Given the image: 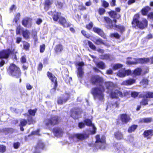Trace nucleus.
I'll return each instance as SVG.
<instances>
[{
  "label": "nucleus",
  "instance_id": "31",
  "mask_svg": "<svg viewBox=\"0 0 153 153\" xmlns=\"http://www.w3.org/2000/svg\"><path fill=\"white\" fill-rule=\"evenodd\" d=\"M122 146L121 145L120 143H117L115 146V148H116L117 151L119 150L120 152L119 153H124V151L122 149Z\"/></svg>",
  "mask_w": 153,
  "mask_h": 153
},
{
  "label": "nucleus",
  "instance_id": "18",
  "mask_svg": "<svg viewBox=\"0 0 153 153\" xmlns=\"http://www.w3.org/2000/svg\"><path fill=\"white\" fill-rule=\"evenodd\" d=\"M120 118L122 122L124 123H126L131 120L130 117L126 114H121Z\"/></svg>",
  "mask_w": 153,
  "mask_h": 153
},
{
  "label": "nucleus",
  "instance_id": "17",
  "mask_svg": "<svg viewBox=\"0 0 153 153\" xmlns=\"http://www.w3.org/2000/svg\"><path fill=\"white\" fill-rule=\"evenodd\" d=\"M59 22L64 27H68L70 26L71 24L70 23L67 22L65 19L63 17H60Z\"/></svg>",
  "mask_w": 153,
  "mask_h": 153
},
{
  "label": "nucleus",
  "instance_id": "61",
  "mask_svg": "<svg viewBox=\"0 0 153 153\" xmlns=\"http://www.w3.org/2000/svg\"><path fill=\"white\" fill-rule=\"evenodd\" d=\"M113 73L112 70L110 69L107 70L106 71V73L108 74H112Z\"/></svg>",
  "mask_w": 153,
  "mask_h": 153
},
{
  "label": "nucleus",
  "instance_id": "48",
  "mask_svg": "<svg viewBox=\"0 0 153 153\" xmlns=\"http://www.w3.org/2000/svg\"><path fill=\"white\" fill-rule=\"evenodd\" d=\"M29 45L28 43L27 42H25L24 43L23 47L26 50H27L29 49Z\"/></svg>",
  "mask_w": 153,
  "mask_h": 153
},
{
  "label": "nucleus",
  "instance_id": "9",
  "mask_svg": "<svg viewBox=\"0 0 153 153\" xmlns=\"http://www.w3.org/2000/svg\"><path fill=\"white\" fill-rule=\"evenodd\" d=\"M47 75L52 82L53 83L54 87L51 90V93L53 94L55 91L56 88L57 86V78L51 73L49 72H48Z\"/></svg>",
  "mask_w": 153,
  "mask_h": 153
},
{
  "label": "nucleus",
  "instance_id": "35",
  "mask_svg": "<svg viewBox=\"0 0 153 153\" xmlns=\"http://www.w3.org/2000/svg\"><path fill=\"white\" fill-rule=\"evenodd\" d=\"M123 67V65L120 64H116L113 65L112 68L114 70L118 69Z\"/></svg>",
  "mask_w": 153,
  "mask_h": 153
},
{
  "label": "nucleus",
  "instance_id": "24",
  "mask_svg": "<svg viewBox=\"0 0 153 153\" xmlns=\"http://www.w3.org/2000/svg\"><path fill=\"white\" fill-rule=\"evenodd\" d=\"M144 136L145 137L147 138H150L153 135V131L152 130H149L145 131L143 133Z\"/></svg>",
  "mask_w": 153,
  "mask_h": 153
},
{
  "label": "nucleus",
  "instance_id": "39",
  "mask_svg": "<svg viewBox=\"0 0 153 153\" xmlns=\"http://www.w3.org/2000/svg\"><path fill=\"white\" fill-rule=\"evenodd\" d=\"M86 42H88V44L89 47L92 49L95 50L96 49V47L90 41H85Z\"/></svg>",
  "mask_w": 153,
  "mask_h": 153
},
{
  "label": "nucleus",
  "instance_id": "6",
  "mask_svg": "<svg viewBox=\"0 0 153 153\" xmlns=\"http://www.w3.org/2000/svg\"><path fill=\"white\" fill-rule=\"evenodd\" d=\"M9 74L16 78H19L21 76L19 68L14 64L11 65L8 70Z\"/></svg>",
  "mask_w": 153,
  "mask_h": 153
},
{
  "label": "nucleus",
  "instance_id": "27",
  "mask_svg": "<svg viewBox=\"0 0 153 153\" xmlns=\"http://www.w3.org/2000/svg\"><path fill=\"white\" fill-rule=\"evenodd\" d=\"M52 2L50 0H46L45 2L44 9L47 11L50 8V6L52 4Z\"/></svg>",
  "mask_w": 153,
  "mask_h": 153
},
{
  "label": "nucleus",
  "instance_id": "14",
  "mask_svg": "<svg viewBox=\"0 0 153 153\" xmlns=\"http://www.w3.org/2000/svg\"><path fill=\"white\" fill-rule=\"evenodd\" d=\"M22 23L26 27H30L32 25V19L28 17L25 18L23 20Z\"/></svg>",
  "mask_w": 153,
  "mask_h": 153
},
{
  "label": "nucleus",
  "instance_id": "15",
  "mask_svg": "<svg viewBox=\"0 0 153 153\" xmlns=\"http://www.w3.org/2000/svg\"><path fill=\"white\" fill-rule=\"evenodd\" d=\"M10 51V50H3L0 52V59H7L9 57Z\"/></svg>",
  "mask_w": 153,
  "mask_h": 153
},
{
  "label": "nucleus",
  "instance_id": "34",
  "mask_svg": "<svg viewBox=\"0 0 153 153\" xmlns=\"http://www.w3.org/2000/svg\"><path fill=\"white\" fill-rule=\"evenodd\" d=\"M30 34V33L28 30H26L23 32V36L26 39L29 38Z\"/></svg>",
  "mask_w": 153,
  "mask_h": 153
},
{
  "label": "nucleus",
  "instance_id": "53",
  "mask_svg": "<svg viewBox=\"0 0 153 153\" xmlns=\"http://www.w3.org/2000/svg\"><path fill=\"white\" fill-rule=\"evenodd\" d=\"M105 12V10L102 8H101L99 9V12L100 15L103 14Z\"/></svg>",
  "mask_w": 153,
  "mask_h": 153
},
{
  "label": "nucleus",
  "instance_id": "62",
  "mask_svg": "<svg viewBox=\"0 0 153 153\" xmlns=\"http://www.w3.org/2000/svg\"><path fill=\"white\" fill-rule=\"evenodd\" d=\"M21 30V27L20 26H18L16 30V33L17 34H19L20 33V30Z\"/></svg>",
  "mask_w": 153,
  "mask_h": 153
},
{
  "label": "nucleus",
  "instance_id": "54",
  "mask_svg": "<svg viewBox=\"0 0 153 153\" xmlns=\"http://www.w3.org/2000/svg\"><path fill=\"white\" fill-rule=\"evenodd\" d=\"M20 145V143L19 142L16 143H14L13 146L15 149H18Z\"/></svg>",
  "mask_w": 153,
  "mask_h": 153
},
{
  "label": "nucleus",
  "instance_id": "28",
  "mask_svg": "<svg viewBox=\"0 0 153 153\" xmlns=\"http://www.w3.org/2000/svg\"><path fill=\"white\" fill-rule=\"evenodd\" d=\"M96 44L99 45L102 44H104L103 40L100 38L94 39H91Z\"/></svg>",
  "mask_w": 153,
  "mask_h": 153
},
{
  "label": "nucleus",
  "instance_id": "41",
  "mask_svg": "<svg viewBox=\"0 0 153 153\" xmlns=\"http://www.w3.org/2000/svg\"><path fill=\"white\" fill-rule=\"evenodd\" d=\"M148 100L146 98H144L142 101L141 102L140 104L141 105H146L148 104Z\"/></svg>",
  "mask_w": 153,
  "mask_h": 153
},
{
  "label": "nucleus",
  "instance_id": "33",
  "mask_svg": "<svg viewBox=\"0 0 153 153\" xmlns=\"http://www.w3.org/2000/svg\"><path fill=\"white\" fill-rule=\"evenodd\" d=\"M137 125H132L129 128L128 130V132L129 133H131L134 131L137 128Z\"/></svg>",
  "mask_w": 153,
  "mask_h": 153
},
{
  "label": "nucleus",
  "instance_id": "23",
  "mask_svg": "<svg viewBox=\"0 0 153 153\" xmlns=\"http://www.w3.org/2000/svg\"><path fill=\"white\" fill-rule=\"evenodd\" d=\"M84 122L87 125L91 126L92 127L93 130L92 133L93 134L95 133L96 128L94 126V125L92 124L91 121L89 119H86L84 121Z\"/></svg>",
  "mask_w": 153,
  "mask_h": 153
},
{
  "label": "nucleus",
  "instance_id": "45",
  "mask_svg": "<svg viewBox=\"0 0 153 153\" xmlns=\"http://www.w3.org/2000/svg\"><path fill=\"white\" fill-rule=\"evenodd\" d=\"M27 123L30 125L32 123H33V120L32 117L30 116H28L27 119Z\"/></svg>",
  "mask_w": 153,
  "mask_h": 153
},
{
  "label": "nucleus",
  "instance_id": "60",
  "mask_svg": "<svg viewBox=\"0 0 153 153\" xmlns=\"http://www.w3.org/2000/svg\"><path fill=\"white\" fill-rule=\"evenodd\" d=\"M32 86L30 85L29 83H27L26 85L27 89L28 90H30L32 88Z\"/></svg>",
  "mask_w": 153,
  "mask_h": 153
},
{
  "label": "nucleus",
  "instance_id": "64",
  "mask_svg": "<svg viewBox=\"0 0 153 153\" xmlns=\"http://www.w3.org/2000/svg\"><path fill=\"white\" fill-rule=\"evenodd\" d=\"M148 18L151 19H153V13H150L148 15Z\"/></svg>",
  "mask_w": 153,
  "mask_h": 153
},
{
  "label": "nucleus",
  "instance_id": "47",
  "mask_svg": "<svg viewBox=\"0 0 153 153\" xmlns=\"http://www.w3.org/2000/svg\"><path fill=\"white\" fill-rule=\"evenodd\" d=\"M110 36L111 37H115L117 38H119L120 37V36L117 33H113L110 34Z\"/></svg>",
  "mask_w": 153,
  "mask_h": 153
},
{
  "label": "nucleus",
  "instance_id": "21",
  "mask_svg": "<svg viewBox=\"0 0 153 153\" xmlns=\"http://www.w3.org/2000/svg\"><path fill=\"white\" fill-rule=\"evenodd\" d=\"M93 30L94 32L97 33L99 35L104 39H106V36L102 30L101 29L97 28L94 27L93 28Z\"/></svg>",
  "mask_w": 153,
  "mask_h": 153
},
{
  "label": "nucleus",
  "instance_id": "12",
  "mask_svg": "<svg viewBox=\"0 0 153 153\" xmlns=\"http://www.w3.org/2000/svg\"><path fill=\"white\" fill-rule=\"evenodd\" d=\"M77 65L79 67L77 68V74L78 77H82L84 74V72L83 71V69L82 67L84 65V63L83 62H79L77 63Z\"/></svg>",
  "mask_w": 153,
  "mask_h": 153
},
{
  "label": "nucleus",
  "instance_id": "32",
  "mask_svg": "<svg viewBox=\"0 0 153 153\" xmlns=\"http://www.w3.org/2000/svg\"><path fill=\"white\" fill-rule=\"evenodd\" d=\"M96 64L99 68L104 69L105 68V64L102 62H96Z\"/></svg>",
  "mask_w": 153,
  "mask_h": 153
},
{
  "label": "nucleus",
  "instance_id": "5",
  "mask_svg": "<svg viewBox=\"0 0 153 153\" xmlns=\"http://www.w3.org/2000/svg\"><path fill=\"white\" fill-rule=\"evenodd\" d=\"M104 19L107 23L106 27L108 29H111L113 28L114 27H116L117 30L121 33H122L125 30V28L123 26L117 25L115 24H113L112 21L109 18L105 17Z\"/></svg>",
  "mask_w": 153,
  "mask_h": 153
},
{
  "label": "nucleus",
  "instance_id": "19",
  "mask_svg": "<svg viewBox=\"0 0 153 153\" xmlns=\"http://www.w3.org/2000/svg\"><path fill=\"white\" fill-rule=\"evenodd\" d=\"M71 112V116L74 119H76L79 117V114L80 113L79 109L73 110Z\"/></svg>",
  "mask_w": 153,
  "mask_h": 153
},
{
  "label": "nucleus",
  "instance_id": "11",
  "mask_svg": "<svg viewBox=\"0 0 153 153\" xmlns=\"http://www.w3.org/2000/svg\"><path fill=\"white\" fill-rule=\"evenodd\" d=\"M131 71L129 70H126L125 69L120 70L117 73L118 76L120 77H124L126 75H128L131 74Z\"/></svg>",
  "mask_w": 153,
  "mask_h": 153
},
{
  "label": "nucleus",
  "instance_id": "49",
  "mask_svg": "<svg viewBox=\"0 0 153 153\" xmlns=\"http://www.w3.org/2000/svg\"><path fill=\"white\" fill-rule=\"evenodd\" d=\"M45 45L44 44L40 46V51L41 53H43L45 51Z\"/></svg>",
  "mask_w": 153,
  "mask_h": 153
},
{
  "label": "nucleus",
  "instance_id": "25",
  "mask_svg": "<svg viewBox=\"0 0 153 153\" xmlns=\"http://www.w3.org/2000/svg\"><path fill=\"white\" fill-rule=\"evenodd\" d=\"M114 135L115 137L117 140H120L123 138V135L122 133L119 131L114 132Z\"/></svg>",
  "mask_w": 153,
  "mask_h": 153
},
{
  "label": "nucleus",
  "instance_id": "42",
  "mask_svg": "<svg viewBox=\"0 0 153 153\" xmlns=\"http://www.w3.org/2000/svg\"><path fill=\"white\" fill-rule=\"evenodd\" d=\"M36 111L37 109H36L34 110L30 109L28 110V113L30 115L34 116L35 115Z\"/></svg>",
  "mask_w": 153,
  "mask_h": 153
},
{
  "label": "nucleus",
  "instance_id": "30",
  "mask_svg": "<svg viewBox=\"0 0 153 153\" xmlns=\"http://www.w3.org/2000/svg\"><path fill=\"white\" fill-rule=\"evenodd\" d=\"M63 48L62 46L60 44L56 45L55 48V49L56 53H60L63 50Z\"/></svg>",
  "mask_w": 153,
  "mask_h": 153
},
{
  "label": "nucleus",
  "instance_id": "37",
  "mask_svg": "<svg viewBox=\"0 0 153 153\" xmlns=\"http://www.w3.org/2000/svg\"><path fill=\"white\" fill-rule=\"evenodd\" d=\"M61 15V13H55L53 16V19L54 21H57L59 18V17Z\"/></svg>",
  "mask_w": 153,
  "mask_h": 153
},
{
  "label": "nucleus",
  "instance_id": "52",
  "mask_svg": "<svg viewBox=\"0 0 153 153\" xmlns=\"http://www.w3.org/2000/svg\"><path fill=\"white\" fill-rule=\"evenodd\" d=\"M20 16V14L19 13L17 14L15 18L14 19V21L16 23L18 20L19 19Z\"/></svg>",
  "mask_w": 153,
  "mask_h": 153
},
{
  "label": "nucleus",
  "instance_id": "50",
  "mask_svg": "<svg viewBox=\"0 0 153 153\" xmlns=\"http://www.w3.org/2000/svg\"><path fill=\"white\" fill-rule=\"evenodd\" d=\"M6 150V147L3 145L0 146V152H4Z\"/></svg>",
  "mask_w": 153,
  "mask_h": 153
},
{
  "label": "nucleus",
  "instance_id": "63",
  "mask_svg": "<svg viewBox=\"0 0 153 153\" xmlns=\"http://www.w3.org/2000/svg\"><path fill=\"white\" fill-rule=\"evenodd\" d=\"M115 3V0H112V1L110 3V4L111 6H114L116 5Z\"/></svg>",
  "mask_w": 153,
  "mask_h": 153
},
{
  "label": "nucleus",
  "instance_id": "3",
  "mask_svg": "<svg viewBox=\"0 0 153 153\" xmlns=\"http://www.w3.org/2000/svg\"><path fill=\"white\" fill-rule=\"evenodd\" d=\"M139 17V14H136L134 16L132 24L133 26L135 27L137 26L140 28L143 29L147 27L148 22L146 19H143L142 22H140L138 20Z\"/></svg>",
  "mask_w": 153,
  "mask_h": 153
},
{
  "label": "nucleus",
  "instance_id": "38",
  "mask_svg": "<svg viewBox=\"0 0 153 153\" xmlns=\"http://www.w3.org/2000/svg\"><path fill=\"white\" fill-rule=\"evenodd\" d=\"M144 96L147 99V98H152L153 97V93L148 92L144 94Z\"/></svg>",
  "mask_w": 153,
  "mask_h": 153
},
{
  "label": "nucleus",
  "instance_id": "26",
  "mask_svg": "<svg viewBox=\"0 0 153 153\" xmlns=\"http://www.w3.org/2000/svg\"><path fill=\"white\" fill-rule=\"evenodd\" d=\"M151 10V8L149 6H146L143 8L141 10V13L143 15H147L149 11Z\"/></svg>",
  "mask_w": 153,
  "mask_h": 153
},
{
  "label": "nucleus",
  "instance_id": "43",
  "mask_svg": "<svg viewBox=\"0 0 153 153\" xmlns=\"http://www.w3.org/2000/svg\"><path fill=\"white\" fill-rule=\"evenodd\" d=\"M152 120L151 118H144L143 119L142 121L144 123H149L151 122Z\"/></svg>",
  "mask_w": 153,
  "mask_h": 153
},
{
  "label": "nucleus",
  "instance_id": "51",
  "mask_svg": "<svg viewBox=\"0 0 153 153\" xmlns=\"http://www.w3.org/2000/svg\"><path fill=\"white\" fill-rule=\"evenodd\" d=\"M82 33L85 36L88 38H89L90 37V36L89 34H87L86 31L84 30H82L81 31Z\"/></svg>",
  "mask_w": 153,
  "mask_h": 153
},
{
  "label": "nucleus",
  "instance_id": "59",
  "mask_svg": "<svg viewBox=\"0 0 153 153\" xmlns=\"http://www.w3.org/2000/svg\"><path fill=\"white\" fill-rule=\"evenodd\" d=\"M85 126V124L82 122L79 123L78 126L79 128H83Z\"/></svg>",
  "mask_w": 153,
  "mask_h": 153
},
{
  "label": "nucleus",
  "instance_id": "10",
  "mask_svg": "<svg viewBox=\"0 0 153 153\" xmlns=\"http://www.w3.org/2000/svg\"><path fill=\"white\" fill-rule=\"evenodd\" d=\"M88 135L85 133H77L74 134L73 139L74 140H83L85 139L88 137Z\"/></svg>",
  "mask_w": 153,
  "mask_h": 153
},
{
  "label": "nucleus",
  "instance_id": "16",
  "mask_svg": "<svg viewBox=\"0 0 153 153\" xmlns=\"http://www.w3.org/2000/svg\"><path fill=\"white\" fill-rule=\"evenodd\" d=\"M108 13L110 16L114 19L113 21L115 23L117 21L116 19H118L120 17V15L115 11H111L108 12Z\"/></svg>",
  "mask_w": 153,
  "mask_h": 153
},
{
  "label": "nucleus",
  "instance_id": "2",
  "mask_svg": "<svg viewBox=\"0 0 153 153\" xmlns=\"http://www.w3.org/2000/svg\"><path fill=\"white\" fill-rule=\"evenodd\" d=\"M104 85L108 93H111V96L112 98H117L118 96L122 97L123 94L122 92L118 90H115L114 91L113 90L114 89L115 86L113 83L111 82H106L104 83Z\"/></svg>",
  "mask_w": 153,
  "mask_h": 153
},
{
  "label": "nucleus",
  "instance_id": "8",
  "mask_svg": "<svg viewBox=\"0 0 153 153\" xmlns=\"http://www.w3.org/2000/svg\"><path fill=\"white\" fill-rule=\"evenodd\" d=\"M96 141L95 146L97 148L101 149H104L105 147V137L102 136L101 138H100L99 135H97L96 137Z\"/></svg>",
  "mask_w": 153,
  "mask_h": 153
},
{
  "label": "nucleus",
  "instance_id": "22",
  "mask_svg": "<svg viewBox=\"0 0 153 153\" xmlns=\"http://www.w3.org/2000/svg\"><path fill=\"white\" fill-rule=\"evenodd\" d=\"M69 98L68 95H67L66 96L63 97H59L58 100V103L59 104H63L64 103L66 102L68 100Z\"/></svg>",
  "mask_w": 153,
  "mask_h": 153
},
{
  "label": "nucleus",
  "instance_id": "1",
  "mask_svg": "<svg viewBox=\"0 0 153 153\" xmlns=\"http://www.w3.org/2000/svg\"><path fill=\"white\" fill-rule=\"evenodd\" d=\"M102 81V78L98 76H93L91 78V82L93 84L100 85L99 87L95 88L92 89L91 93L95 98L102 100L103 98V92L105 89L101 85Z\"/></svg>",
  "mask_w": 153,
  "mask_h": 153
},
{
  "label": "nucleus",
  "instance_id": "4",
  "mask_svg": "<svg viewBox=\"0 0 153 153\" xmlns=\"http://www.w3.org/2000/svg\"><path fill=\"white\" fill-rule=\"evenodd\" d=\"M134 61H132L129 60H127L126 62V63L128 65H135L137 63H153V57L150 58H143L136 59L134 58Z\"/></svg>",
  "mask_w": 153,
  "mask_h": 153
},
{
  "label": "nucleus",
  "instance_id": "57",
  "mask_svg": "<svg viewBox=\"0 0 153 153\" xmlns=\"http://www.w3.org/2000/svg\"><path fill=\"white\" fill-rule=\"evenodd\" d=\"M102 4H103V6L105 7H107L108 6V5H109L108 3V2H107L106 1H104V0L103 1Z\"/></svg>",
  "mask_w": 153,
  "mask_h": 153
},
{
  "label": "nucleus",
  "instance_id": "44",
  "mask_svg": "<svg viewBox=\"0 0 153 153\" xmlns=\"http://www.w3.org/2000/svg\"><path fill=\"white\" fill-rule=\"evenodd\" d=\"M142 70L140 68H137L135 69L134 71V74L136 75H140V74Z\"/></svg>",
  "mask_w": 153,
  "mask_h": 153
},
{
  "label": "nucleus",
  "instance_id": "20",
  "mask_svg": "<svg viewBox=\"0 0 153 153\" xmlns=\"http://www.w3.org/2000/svg\"><path fill=\"white\" fill-rule=\"evenodd\" d=\"M53 131L55 134V135L57 137H60L62 136V129L55 128L53 129Z\"/></svg>",
  "mask_w": 153,
  "mask_h": 153
},
{
  "label": "nucleus",
  "instance_id": "7",
  "mask_svg": "<svg viewBox=\"0 0 153 153\" xmlns=\"http://www.w3.org/2000/svg\"><path fill=\"white\" fill-rule=\"evenodd\" d=\"M59 117L57 116H52L49 118L45 119L44 121V123L48 128L51 126H54L58 123Z\"/></svg>",
  "mask_w": 153,
  "mask_h": 153
},
{
  "label": "nucleus",
  "instance_id": "40",
  "mask_svg": "<svg viewBox=\"0 0 153 153\" xmlns=\"http://www.w3.org/2000/svg\"><path fill=\"white\" fill-rule=\"evenodd\" d=\"M20 126H25L27 123V120L24 119H22L20 120Z\"/></svg>",
  "mask_w": 153,
  "mask_h": 153
},
{
  "label": "nucleus",
  "instance_id": "13",
  "mask_svg": "<svg viewBox=\"0 0 153 153\" xmlns=\"http://www.w3.org/2000/svg\"><path fill=\"white\" fill-rule=\"evenodd\" d=\"M44 146L45 145L42 140H39L36 146L35 147V151L34 153H39L40 150L43 149Z\"/></svg>",
  "mask_w": 153,
  "mask_h": 153
},
{
  "label": "nucleus",
  "instance_id": "36",
  "mask_svg": "<svg viewBox=\"0 0 153 153\" xmlns=\"http://www.w3.org/2000/svg\"><path fill=\"white\" fill-rule=\"evenodd\" d=\"M102 58L103 59L112 60L111 56L109 54H105L102 56Z\"/></svg>",
  "mask_w": 153,
  "mask_h": 153
},
{
  "label": "nucleus",
  "instance_id": "56",
  "mask_svg": "<svg viewBox=\"0 0 153 153\" xmlns=\"http://www.w3.org/2000/svg\"><path fill=\"white\" fill-rule=\"evenodd\" d=\"M138 95V93L135 92H133L131 94V96L134 98L137 97Z\"/></svg>",
  "mask_w": 153,
  "mask_h": 153
},
{
  "label": "nucleus",
  "instance_id": "46",
  "mask_svg": "<svg viewBox=\"0 0 153 153\" xmlns=\"http://www.w3.org/2000/svg\"><path fill=\"white\" fill-rule=\"evenodd\" d=\"M37 32L35 31H33L32 33L33 38L35 40V41H36L37 40Z\"/></svg>",
  "mask_w": 153,
  "mask_h": 153
},
{
  "label": "nucleus",
  "instance_id": "29",
  "mask_svg": "<svg viewBox=\"0 0 153 153\" xmlns=\"http://www.w3.org/2000/svg\"><path fill=\"white\" fill-rule=\"evenodd\" d=\"M135 80L132 79H130L123 81L122 84L124 85H131L135 82Z\"/></svg>",
  "mask_w": 153,
  "mask_h": 153
},
{
  "label": "nucleus",
  "instance_id": "55",
  "mask_svg": "<svg viewBox=\"0 0 153 153\" xmlns=\"http://www.w3.org/2000/svg\"><path fill=\"white\" fill-rule=\"evenodd\" d=\"M42 22V20L40 18L37 19L36 21V23L38 25L40 24Z\"/></svg>",
  "mask_w": 153,
  "mask_h": 153
},
{
  "label": "nucleus",
  "instance_id": "58",
  "mask_svg": "<svg viewBox=\"0 0 153 153\" xmlns=\"http://www.w3.org/2000/svg\"><path fill=\"white\" fill-rule=\"evenodd\" d=\"M21 61L22 63H25L26 61V59L25 56H22L21 58Z\"/></svg>",
  "mask_w": 153,
  "mask_h": 153
}]
</instances>
